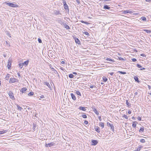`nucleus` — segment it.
<instances>
[{"label": "nucleus", "instance_id": "f257e3e1", "mask_svg": "<svg viewBox=\"0 0 151 151\" xmlns=\"http://www.w3.org/2000/svg\"><path fill=\"white\" fill-rule=\"evenodd\" d=\"M18 82V80L17 79L14 78H11L9 81V83H14L15 82Z\"/></svg>", "mask_w": 151, "mask_h": 151}, {"label": "nucleus", "instance_id": "f03ea898", "mask_svg": "<svg viewBox=\"0 0 151 151\" xmlns=\"http://www.w3.org/2000/svg\"><path fill=\"white\" fill-rule=\"evenodd\" d=\"M12 59H9L8 60V64L7 65V68L9 69H10L12 65Z\"/></svg>", "mask_w": 151, "mask_h": 151}, {"label": "nucleus", "instance_id": "7ed1b4c3", "mask_svg": "<svg viewBox=\"0 0 151 151\" xmlns=\"http://www.w3.org/2000/svg\"><path fill=\"white\" fill-rule=\"evenodd\" d=\"M6 4L8 5L9 6L13 7H17L19 6L14 3H6Z\"/></svg>", "mask_w": 151, "mask_h": 151}, {"label": "nucleus", "instance_id": "20e7f679", "mask_svg": "<svg viewBox=\"0 0 151 151\" xmlns=\"http://www.w3.org/2000/svg\"><path fill=\"white\" fill-rule=\"evenodd\" d=\"M91 142H92L91 145H95L98 143L97 141L96 140H92L91 141Z\"/></svg>", "mask_w": 151, "mask_h": 151}, {"label": "nucleus", "instance_id": "39448f33", "mask_svg": "<svg viewBox=\"0 0 151 151\" xmlns=\"http://www.w3.org/2000/svg\"><path fill=\"white\" fill-rule=\"evenodd\" d=\"M9 95L10 98L12 99H14L13 93L12 92H9Z\"/></svg>", "mask_w": 151, "mask_h": 151}, {"label": "nucleus", "instance_id": "423d86ee", "mask_svg": "<svg viewBox=\"0 0 151 151\" xmlns=\"http://www.w3.org/2000/svg\"><path fill=\"white\" fill-rule=\"evenodd\" d=\"M54 145V143L53 142H51L48 144H46L45 145V146L46 147H48L49 146L50 147H51L53 146Z\"/></svg>", "mask_w": 151, "mask_h": 151}, {"label": "nucleus", "instance_id": "0eeeda50", "mask_svg": "<svg viewBox=\"0 0 151 151\" xmlns=\"http://www.w3.org/2000/svg\"><path fill=\"white\" fill-rule=\"evenodd\" d=\"M94 128L95 131L98 133H99L100 132V128L98 126H95Z\"/></svg>", "mask_w": 151, "mask_h": 151}, {"label": "nucleus", "instance_id": "6e6552de", "mask_svg": "<svg viewBox=\"0 0 151 151\" xmlns=\"http://www.w3.org/2000/svg\"><path fill=\"white\" fill-rule=\"evenodd\" d=\"M27 90V88L26 87L22 88L20 90V91L22 93H24Z\"/></svg>", "mask_w": 151, "mask_h": 151}, {"label": "nucleus", "instance_id": "1a4fd4ad", "mask_svg": "<svg viewBox=\"0 0 151 151\" xmlns=\"http://www.w3.org/2000/svg\"><path fill=\"white\" fill-rule=\"evenodd\" d=\"M123 13L124 14H126V13H129L130 14H131L132 13V12L130 10H126L125 11H123Z\"/></svg>", "mask_w": 151, "mask_h": 151}, {"label": "nucleus", "instance_id": "9d476101", "mask_svg": "<svg viewBox=\"0 0 151 151\" xmlns=\"http://www.w3.org/2000/svg\"><path fill=\"white\" fill-rule=\"evenodd\" d=\"M137 123L136 121H134L133 122L132 124V127L135 128L136 126Z\"/></svg>", "mask_w": 151, "mask_h": 151}, {"label": "nucleus", "instance_id": "9b49d317", "mask_svg": "<svg viewBox=\"0 0 151 151\" xmlns=\"http://www.w3.org/2000/svg\"><path fill=\"white\" fill-rule=\"evenodd\" d=\"M137 66L138 68H140V70H142L145 69V68H142V66L138 64H137Z\"/></svg>", "mask_w": 151, "mask_h": 151}, {"label": "nucleus", "instance_id": "f8f14e48", "mask_svg": "<svg viewBox=\"0 0 151 151\" xmlns=\"http://www.w3.org/2000/svg\"><path fill=\"white\" fill-rule=\"evenodd\" d=\"M126 104L127 106L128 107H130L131 106V104H129V102L128 100H126Z\"/></svg>", "mask_w": 151, "mask_h": 151}, {"label": "nucleus", "instance_id": "ddd939ff", "mask_svg": "<svg viewBox=\"0 0 151 151\" xmlns=\"http://www.w3.org/2000/svg\"><path fill=\"white\" fill-rule=\"evenodd\" d=\"M7 132V130H3L2 131H0V135L4 134L6 133Z\"/></svg>", "mask_w": 151, "mask_h": 151}, {"label": "nucleus", "instance_id": "4468645a", "mask_svg": "<svg viewBox=\"0 0 151 151\" xmlns=\"http://www.w3.org/2000/svg\"><path fill=\"white\" fill-rule=\"evenodd\" d=\"M71 96L73 99L74 100H76V97L73 93H71Z\"/></svg>", "mask_w": 151, "mask_h": 151}, {"label": "nucleus", "instance_id": "2eb2a0df", "mask_svg": "<svg viewBox=\"0 0 151 151\" xmlns=\"http://www.w3.org/2000/svg\"><path fill=\"white\" fill-rule=\"evenodd\" d=\"M99 125L100 127H101L102 128H104V123L102 122H100L99 123Z\"/></svg>", "mask_w": 151, "mask_h": 151}, {"label": "nucleus", "instance_id": "dca6fc26", "mask_svg": "<svg viewBox=\"0 0 151 151\" xmlns=\"http://www.w3.org/2000/svg\"><path fill=\"white\" fill-rule=\"evenodd\" d=\"M93 111L95 112V113L97 115H99V113L98 111H97L96 109L95 108H94L93 109Z\"/></svg>", "mask_w": 151, "mask_h": 151}, {"label": "nucleus", "instance_id": "f3484780", "mask_svg": "<svg viewBox=\"0 0 151 151\" xmlns=\"http://www.w3.org/2000/svg\"><path fill=\"white\" fill-rule=\"evenodd\" d=\"M134 78L135 81H137L138 83L139 82V78L135 76L134 77Z\"/></svg>", "mask_w": 151, "mask_h": 151}, {"label": "nucleus", "instance_id": "a211bd4d", "mask_svg": "<svg viewBox=\"0 0 151 151\" xmlns=\"http://www.w3.org/2000/svg\"><path fill=\"white\" fill-rule=\"evenodd\" d=\"M79 109L80 110H82L84 111H86V110L85 107L82 106L80 107L79 108Z\"/></svg>", "mask_w": 151, "mask_h": 151}, {"label": "nucleus", "instance_id": "6ab92c4d", "mask_svg": "<svg viewBox=\"0 0 151 151\" xmlns=\"http://www.w3.org/2000/svg\"><path fill=\"white\" fill-rule=\"evenodd\" d=\"M29 62V61L28 60H27L25 61L24 63H23L24 65H26V66H27Z\"/></svg>", "mask_w": 151, "mask_h": 151}, {"label": "nucleus", "instance_id": "aec40b11", "mask_svg": "<svg viewBox=\"0 0 151 151\" xmlns=\"http://www.w3.org/2000/svg\"><path fill=\"white\" fill-rule=\"evenodd\" d=\"M144 128L143 127H141L139 130V132H143L144 131Z\"/></svg>", "mask_w": 151, "mask_h": 151}, {"label": "nucleus", "instance_id": "412c9836", "mask_svg": "<svg viewBox=\"0 0 151 151\" xmlns=\"http://www.w3.org/2000/svg\"><path fill=\"white\" fill-rule=\"evenodd\" d=\"M104 9H110V7H109L108 5H105L104 6Z\"/></svg>", "mask_w": 151, "mask_h": 151}, {"label": "nucleus", "instance_id": "4be33fe9", "mask_svg": "<svg viewBox=\"0 0 151 151\" xmlns=\"http://www.w3.org/2000/svg\"><path fill=\"white\" fill-rule=\"evenodd\" d=\"M75 40L76 43L78 44H79L80 43V41L78 38H75Z\"/></svg>", "mask_w": 151, "mask_h": 151}, {"label": "nucleus", "instance_id": "5701e85b", "mask_svg": "<svg viewBox=\"0 0 151 151\" xmlns=\"http://www.w3.org/2000/svg\"><path fill=\"white\" fill-rule=\"evenodd\" d=\"M64 26L67 29H70L69 26L66 24H64Z\"/></svg>", "mask_w": 151, "mask_h": 151}, {"label": "nucleus", "instance_id": "b1692460", "mask_svg": "<svg viewBox=\"0 0 151 151\" xmlns=\"http://www.w3.org/2000/svg\"><path fill=\"white\" fill-rule=\"evenodd\" d=\"M102 78H103V81H104V82H106V81L107 80H108V79L105 76H103V77H102Z\"/></svg>", "mask_w": 151, "mask_h": 151}, {"label": "nucleus", "instance_id": "393cba45", "mask_svg": "<svg viewBox=\"0 0 151 151\" xmlns=\"http://www.w3.org/2000/svg\"><path fill=\"white\" fill-rule=\"evenodd\" d=\"M106 60L108 61H111V62H114V60H112L110 58H107Z\"/></svg>", "mask_w": 151, "mask_h": 151}, {"label": "nucleus", "instance_id": "a878e982", "mask_svg": "<svg viewBox=\"0 0 151 151\" xmlns=\"http://www.w3.org/2000/svg\"><path fill=\"white\" fill-rule=\"evenodd\" d=\"M82 23H84V24H90L88 22H85L83 21V20H81L80 21Z\"/></svg>", "mask_w": 151, "mask_h": 151}, {"label": "nucleus", "instance_id": "bb28decb", "mask_svg": "<svg viewBox=\"0 0 151 151\" xmlns=\"http://www.w3.org/2000/svg\"><path fill=\"white\" fill-rule=\"evenodd\" d=\"M34 93L33 92L31 91L28 93V95L29 96H32L34 95Z\"/></svg>", "mask_w": 151, "mask_h": 151}, {"label": "nucleus", "instance_id": "cd10ccee", "mask_svg": "<svg viewBox=\"0 0 151 151\" xmlns=\"http://www.w3.org/2000/svg\"><path fill=\"white\" fill-rule=\"evenodd\" d=\"M17 106L18 108V110H19L20 111H21L22 110V108L21 107H20L18 105H17Z\"/></svg>", "mask_w": 151, "mask_h": 151}, {"label": "nucleus", "instance_id": "c85d7f7f", "mask_svg": "<svg viewBox=\"0 0 151 151\" xmlns=\"http://www.w3.org/2000/svg\"><path fill=\"white\" fill-rule=\"evenodd\" d=\"M143 31L146 32L147 33L151 32V31L150 30H148L147 29H144L143 30Z\"/></svg>", "mask_w": 151, "mask_h": 151}, {"label": "nucleus", "instance_id": "c756f323", "mask_svg": "<svg viewBox=\"0 0 151 151\" xmlns=\"http://www.w3.org/2000/svg\"><path fill=\"white\" fill-rule=\"evenodd\" d=\"M19 66L21 68H22L23 67V66L24 65L23 63H19Z\"/></svg>", "mask_w": 151, "mask_h": 151}, {"label": "nucleus", "instance_id": "7c9ffc66", "mask_svg": "<svg viewBox=\"0 0 151 151\" xmlns=\"http://www.w3.org/2000/svg\"><path fill=\"white\" fill-rule=\"evenodd\" d=\"M69 77L71 78H73L74 77V76L72 74H70L69 75Z\"/></svg>", "mask_w": 151, "mask_h": 151}, {"label": "nucleus", "instance_id": "2f4dec72", "mask_svg": "<svg viewBox=\"0 0 151 151\" xmlns=\"http://www.w3.org/2000/svg\"><path fill=\"white\" fill-rule=\"evenodd\" d=\"M9 74H7V75H6V77H5V78L6 79V80H8L9 77H10V76H9Z\"/></svg>", "mask_w": 151, "mask_h": 151}, {"label": "nucleus", "instance_id": "473e14b6", "mask_svg": "<svg viewBox=\"0 0 151 151\" xmlns=\"http://www.w3.org/2000/svg\"><path fill=\"white\" fill-rule=\"evenodd\" d=\"M141 19L144 21H146V18L145 17H141Z\"/></svg>", "mask_w": 151, "mask_h": 151}, {"label": "nucleus", "instance_id": "72a5a7b5", "mask_svg": "<svg viewBox=\"0 0 151 151\" xmlns=\"http://www.w3.org/2000/svg\"><path fill=\"white\" fill-rule=\"evenodd\" d=\"M76 93L78 95H79V96H81V93H80V92L78 91H76Z\"/></svg>", "mask_w": 151, "mask_h": 151}, {"label": "nucleus", "instance_id": "f704fd0d", "mask_svg": "<svg viewBox=\"0 0 151 151\" xmlns=\"http://www.w3.org/2000/svg\"><path fill=\"white\" fill-rule=\"evenodd\" d=\"M64 8L65 9H67L68 8V6L67 4H66V5H64Z\"/></svg>", "mask_w": 151, "mask_h": 151}, {"label": "nucleus", "instance_id": "c9c22d12", "mask_svg": "<svg viewBox=\"0 0 151 151\" xmlns=\"http://www.w3.org/2000/svg\"><path fill=\"white\" fill-rule=\"evenodd\" d=\"M140 142H142V143H145V140L144 139H140Z\"/></svg>", "mask_w": 151, "mask_h": 151}, {"label": "nucleus", "instance_id": "e433bc0d", "mask_svg": "<svg viewBox=\"0 0 151 151\" xmlns=\"http://www.w3.org/2000/svg\"><path fill=\"white\" fill-rule=\"evenodd\" d=\"M118 72L120 73L121 74H125L126 73L125 72H123L120 71H119Z\"/></svg>", "mask_w": 151, "mask_h": 151}, {"label": "nucleus", "instance_id": "4c0bfd02", "mask_svg": "<svg viewBox=\"0 0 151 151\" xmlns=\"http://www.w3.org/2000/svg\"><path fill=\"white\" fill-rule=\"evenodd\" d=\"M55 14L56 15H58L60 14V12L59 11L56 12H55Z\"/></svg>", "mask_w": 151, "mask_h": 151}, {"label": "nucleus", "instance_id": "58836bf2", "mask_svg": "<svg viewBox=\"0 0 151 151\" xmlns=\"http://www.w3.org/2000/svg\"><path fill=\"white\" fill-rule=\"evenodd\" d=\"M82 116L84 118H87V116L85 114H83Z\"/></svg>", "mask_w": 151, "mask_h": 151}, {"label": "nucleus", "instance_id": "ea45409f", "mask_svg": "<svg viewBox=\"0 0 151 151\" xmlns=\"http://www.w3.org/2000/svg\"><path fill=\"white\" fill-rule=\"evenodd\" d=\"M123 117H124V118H125L126 119H128V117L125 114L123 116Z\"/></svg>", "mask_w": 151, "mask_h": 151}, {"label": "nucleus", "instance_id": "a19ab883", "mask_svg": "<svg viewBox=\"0 0 151 151\" xmlns=\"http://www.w3.org/2000/svg\"><path fill=\"white\" fill-rule=\"evenodd\" d=\"M110 127H111V128L112 129V130L114 131V125L113 124H112V125H111Z\"/></svg>", "mask_w": 151, "mask_h": 151}, {"label": "nucleus", "instance_id": "79ce46f5", "mask_svg": "<svg viewBox=\"0 0 151 151\" xmlns=\"http://www.w3.org/2000/svg\"><path fill=\"white\" fill-rule=\"evenodd\" d=\"M83 33L87 35H89V33L87 32H84Z\"/></svg>", "mask_w": 151, "mask_h": 151}, {"label": "nucleus", "instance_id": "37998d69", "mask_svg": "<svg viewBox=\"0 0 151 151\" xmlns=\"http://www.w3.org/2000/svg\"><path fill=\"white\" fill-rule=\"evenodd\" d=\"M118 58H119V59L120 60H124V59L123 58L120 57H119Z\"/></svg>", "mask_w": 151, "mask_h": 151}, {"label": "nucleus", "instance_id": "c03bdc74", "mask_svg": "<svg viewBox=\"0 0 151 151\" xmlns=\"http://www.w3.org/2000/svg\"><path fill=\"white\" fill-rule=\"evenodd\" d=\"M84 123L86 124V125H87L88 124V122L87 121H86V120H85L84 121Z\"/></svg>", "mask_w": 151, "mask_h": 151}, {"label": "nucleus", "instance_id": "a18cd8bd", "mask_svg": "<svg viewBox=\"0 0 151 151\" xmlns=\"http://www.w3.org/2000/svg\"><path fill=\"white\" fill-rule=\"evenodd\" d=\"M38 41L40 43H41L42 42V41L41 40L40 38L38 39Z\"/></svg>", "mask_w": 151, "mask_h": 151}, {"label": "nucleus", "instance_id": "49530a36", "mask_svg": "<svg viewBox=\"0 0 151 151\" xmlns=\"http://www.w3.org/2000/svg\"><path fill=\"white\" fill-rule=\"evenodd\" d=\"M137 119L139 121L141 120V118L140 116H138L137 117Z\"/></svg>", "mask_w": 151, "mask_h": 151}, {"label": "nucleus", "instance_id": "de8ad7c7", "mask_svg": "<svg viewBox=\"0 0 151 151\" xmlns=\"http://www.w3.org/2000/svg\"><path fill=\"white\" fill-rule=\"evenodd\" d=\"M132 60L133 62H135L137 61V60L135 58H132Z\"/></svg>", "mask_w": 151, "mask_h": 151}, {"label": "nucleus", "instance_id": "09e8293b", "mask_svg": "<svg viewBox=\"0 0 151 151\" xmlns=\"http://www.w3.org/2000/svg\"><path fill=\"white\" fill-rule=\"evenodd\" d=\"M44 98V96L43 95H42L40 96V99H41Z\"/></svg>", "mask_w": 151, "mask_h": 151}, {"label": "nucleus", "instance_id": "8fccbe9b", "mask_svg": "<svg viewBox=\"0 0 151 151\" xmlns=\"http://www.w3.org/2000/svg\"><path fill=\"white\" fill-rule=\"evenodd\" d=\"M63 3V5H66V4H67L66 1L64 0Z\"/></svg>", "mask_w": 151, "mask_h": 151}, {"label": "nucleus", "instance_id": "3c124183", "mask_svg": "<svg viewBox=\"0 0 151 151\" xmlns=\"http://www.w3.org/2000/svg\"><path fill=\"white\" fill-rule=\"evenodd\" d=\"M140 55L142 56H145V55L144 54H142Z\"/></svg>", "mask_w": 151, "mask_h": 151}, {"label": "nucleus", "instance_id": "603ef678", "mask_svg": "<svg viewBox=\"0 0 151 151\" xmlns=\"http://www.w3.org/2000/svg\"><path fill=\"white\" fill-rule=\"evenodd\" d=\"M61 63L62 64H65V62L64 61H62L61 62Z\"/></svg>", "mask_w": 151, "mask_h": 151}, {"label": "nucleus", "instance_id": "864d4df0", "mask_svg": "<svg viewBox=\"0 0 151 151\" xmlns=\"http://www.w3.org/2000/svg\"><path fill=\"white\" fill-rule=\"evenodd\" d=\"M132 112L131 111L129 110L128 111V113L129 114H131V113Z\"/></svg>", "mask_w": 151, "mask_h": 151}, {"label": "nucleus", "instance_id": "5fc2aeb1", "mask_svg": "<svg viewBox=\"0 0 151 151\" xmlns=\"http://www.w3.org/2000/svg\"><path fill=\"white\" fill-rule=\"evenodd\" d=\"M99 119L100 121H101V116H100L99 117Z\"/></svg>", "mask_w": 151, "mask_h": 151}, {"label": "nucleus", "instance_id": "6e6d98bb", "mask_svg": "<svg viewBox=\"0 0 151 151\" xmlns=\"http://www.w3.org/2000/svg\"><path fill=\"white\" fill-rule=\"evenodd\" d=\"M94 86H90V88H93Z\"/></svg>", "mask_w": 151, "mask_h": 151}, {"label": "nucleus", "instance_id": "4d7b16f0", "mask_svg": "<svg viewBox=\"0 0 151 151\" xmlns=\"http://www.w3.org/2000/svg\"><path fill=\"white\" fill-rule=\"evenodd\" d=\"M151 1V0H146V1L147 2H150Z\"/></svg>", "mask_w": 151, "mask_h": 151}, {"label": "nucleus", "instance_id": "13d9d810", "mask_svg": "<svg viewBox=\"0 0 151 151\" xmlns=\"http://www.w3.org/2000/svg\"><path fill=\"white\" fill-rule=\"evenodd\" d=\"M73 73L74 74H75V75H77V73H76V72H74Z\"/></svg>", "mask_w": 151, "mask_h": 151}, {"label": "nucleus", "instance_id": "bf43d9fd", "mask_svg": "<svg viewBox=\"0 0 151 151\" xmlns=\"http://www.w3.org/2000/svg\"><path fill=\"white\" fill-rule=\"evenodd\" d=\"M138 14H139L138 13H134V15H138Z\"/></svg>", "mask_w": 151, "mask_h": 151}, {"label": "nucleus", "instance_id": "052dcab7", "mask_svg": "<svg viewBox=\"0 0 151 151\" xmlns=\"http://www.w3.org/2000/svg\"><path fill=\"white\" fill-rule=\"evenodd\" d=\"M110 74L111 75H112L114 73L113 72H111L110 73Z\"/></svg>", "mask_w": 151, "mask_h": 151}, {"label": "nucleus", "instance_id": "680f3d73", "mask_svg": "<svg viewBox=\"0 0 151 151\" xmlns=\"http://www.w3.org/2000/svg\"><path fill=\"white\" fill-rule=\"evenodd\" d=\"M107 124H108V123H107ZM109 126L110 127L111 125H112V124H110V123H109Z\"/></svg>", "mask_w": 151, "mask_h": 151}, {"label": "nucleus", "instance_id": "e2e57ef3", "mask_svg": "<svg viewBox=\"0 0 151 151\" xmlns=\"http://www.w3.org/2000/svg\"><path fill=\"white\" fill-rule=\"evenodd\" d=\"M18 75L19 76H20V74L19 73H18Z\"/></svg>", "mask_w": 151, "mask_h": 151}, {"label": "nucleus", "instance_id": "0e129e2a", "mask_svg": "<svg viewBox=\"0 0 151 151\" xmlns=\"http://www.w3.org/2000/svg\"><path fill=\"white\" fill-rule=\"evenodd\" d=\"M132 118L133 119H135V118H134V117H133Z\"/></svg>", "mask_w": 151, "mask_h": 151}, {"label": "nucleus", "instance_id": "69168bd1", "mask_svg": "<svg viewBox=\"0 0 151 151\" xmlns=\"http://www.w3.org/2000/svg\"><path fill=\"white\" fill-rule=\"evenodd\" d=\"M1 81H0V86H1Z\"/></svg>", "mask_w": 151, "mask_h": 151}, {"label": "nucleus", "instance_id": "338daca9", "mask_svg": "<svg viewBox=\"0 0 151 151\" xmlns=\"http://www.w3.org/2000/svg\"><path fill=\"white\" fill-rule=\"evenodd\" d=\"M149 94H150L151 95V93H149Z\"/></svg>", "mask_w": 151, "mask_h": 151}, {"label": "nucleus", "instance_id": "774afa93", "mask_svg": "<svg viewBox=\"0 0 151 151\" xmlns=\"http://www.w3.org/2000/svg\"><path fill=\"white\" fill-rule=\"evenodd\" d=\"M101 84H103V83H101Z\"/></svg>", "mask_w": 151, "mask_h": 151}]
</instances>
